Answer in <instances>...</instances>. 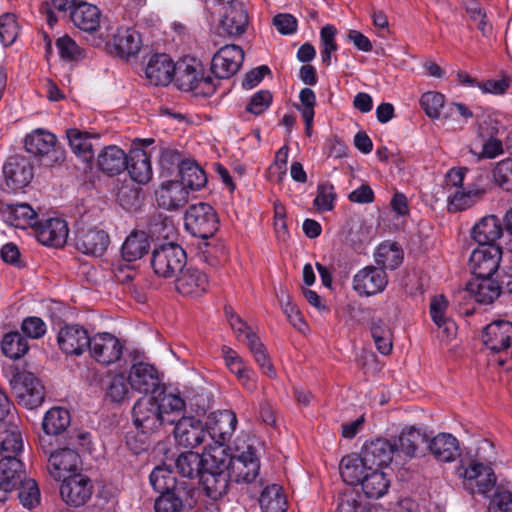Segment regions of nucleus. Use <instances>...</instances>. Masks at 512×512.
<instances>
[{"mask_svg":"<svg viewBox=\"0 0 512 512\" xmlns=\"http://www.w3.org/2000/svg\"><path fill=\"white\" fill-rule=\"evenodd\" d=\"M159 406V398L146 396L140 398L133 406L132 415L135 427L145 436L139 445H133L132 437H127V445L138 454L148 448L147 436L160 433L162 428L168 424L175 423L176 418L162 414Z\"/></svg>","mask_w":512,"mask_h":512,"instance_id":"obj_1","label":"nucleus"},{"mask_svg":"<svg viewBox=\"0 0 512 512\" xmlns=\"http://www.w3.org/2000/svg\"><path fill=\"white\" fill-rule=\"evenodd\" d=\"M9 384L20 405L35 409L45 398L44 386L33 373L11 367L8 370Z\"/></svg>","mask_w":512,"mask_h":512,"instance_id":"obj_2","label":"nucleus"},{"mask_svg":"<svg viewBox=\"0 0 512 512\" xmlns=\"http://www.w3.org/2000/svg\"><path fill=\"white\" fill-rule=\"evenodd\" d=\"M173 79L177 87L183 91H194L195 94L209 96L215 91L210 77L203 76V67L195 59H184L175 64Z\"/></svg>","mask_w":512,"mask_h":512,"instance_id":"obj_3","label":"nucleus"},{"mask_svg":"<svg viewBox=\"0 0 512 512\" xmlns=\"http://www.w3.org/2000/svg\"><path fill=\"white\" fill-rule=\"evenodd\" d=\"M186 264V253L173 242L158 245L153 249L151 266L156 275L162 278L175 277Z\"/></svg>","mask_w":512,"mask_h":512,"instance_id":"obj_4","label":"nucleus"},{"mask_svg":"<svg viewBox=\"0 0 512 512\" xmlns=\"http://www.w3.org/2000/svg\"><path fill=\"white\" fill-rule=\"evenodd\" d=\"M184 220L187 231L202 239L212 237L219 227V219L214 208L203 202L189 206Z\"/></svg>","mask_w":512,"mask_h":512,"instance_id":"obj_5","label":"nucleus"},{"mask_svg":"<svg viewBox=\"0 0 512 512\" xmlns=\"http://www.w3.org/2000/svg\"><path fill=\"white\" fill-rule=\"evenodd\" d=\"M25 148L28 153L44 157L46 165L52 166L64 160V151L56 147V137L43 129H37L26 136Z\"/></svg>","mask_w":512,"mask_h":512,"instance_id":"obj_6","label":"nucleus"},{"mask_svg":"<svg viewBox=\"0 0 512 512\" xmlns=\"http://www.w3.org/2000/svg\"><path fill=\"white\" fill-rule=\"evenodd\" d=\"M229 477L237 483H250L256 479L260 469L255 449L249 445L246 450L233 456L226 464Z\"/></svg>","mask_w":512,"mask_h":512,"instance_id":"obj_7","label":"nucleus"},{"mask_svg":"<svg viewBox=\"0 0 512 512\" xmlns=\"http://www.w3.org/2000/svg\"><path fill=\"white\" fill-rule=\"evenodd\" d=\"M91 479L81 473L69 475L60 485L62 500L71 507H80L87 503L93 494Z\"/></svg>","mask_w":512,"mask_h":512,"instance_id":"obj_8","label":"nucleus"},{"mask_svg":"<svg viewBox=\"0 0 512 512\" xmlns=\"http://www.w3.org/2000/svg\"><path fill=\"white\" fill-rule=\"evenodd\" d=\"M465 480V487L473 494H480L489 497L495 489L496 476L491 467L482 463L472 462L461 474Z\"/></svg>","mask_w":512,"mask_h":512,"instance_id":"obj_9","label":"nucleus"},{"mask_svg":"<svg viewBox=\"0 0 512 512\" xmlns=\"http://www.w3.org/2000/svg\"><path fill=\"white\" fill-rule=\"evenodd\" d=\"M501 248L497 245H483L475 248L469 258V266L475 277L493 276L500 264Z\"/></svg>","mask_w":512,"mask_h":512,"instance_id":"obj_10","label":"nucleus"},{"mask_svg":"<svg viewBox=\"0 0 512 512\" xmlns=\"http://www.w3.org/2000/svg\"><path fill=\"white\" fill-rule=\"evenodd\" d=\"M110 243L109 236L103 230L80 226L74 237L75 248L86 255L102 256Z\"/></svg>","mask_w":512,"mask_h":512,"instance_id":"obj_11","label":"nucleus"},{"mask_svg":"<svg viewBox=\"0 0 512 512\" xmlns=\"http://www.w3.org/2000/svg\"><path fill=\"white\" fill-rule=\"evenodd\" d=\"M244 52L238 45H225L213 56L211 70L219 79L233 76L240 68Z\"/></svg>","mask_w":512,"mask_h":512,"instance_id":"obj_12","label":"nucleus"},{"mask_svg":"<svg viewBox=\"0 0 512 512\" xmlns=\"http://www.w3.org/2000/svg\"><path fill=\"white\" fill-rule=\"evenodd\" d=\"M388 284L386 272L375 266H366L353 277V289L360 296H372L381 293Z\"/></svg>","mask_w":512,"mask_h":512,"instance_id":"obj_13","label":"nucleus"},{"mask_svg":"<svg viewBox=\"0 0 512 512\" xmlns=\"http://www.w3.org/2000/svg\"><path fill=\"white\" fill-rule=\"evenodd\" d=\"M237 423V417L233 411L221 410L210 413L205 426L215 443L224 445L232 438Z\"/></svg>","mask_w":512,"mask_h":512,"instance_id":"obj_14","label":"nucleus"},{"mask_svg":"<svg viewBox=\"0 0 512 512\" xmlns=\"http://www.w3.org/2000/svg\"><path fill=\"white\" fill-rule=\"evenodd\" d=\"M88 348L91 356L97 362L105 365L116 362L122 355V345L119 340L107 332L92 336Z\"/></svg>","mask_w":512,"mask_h":512,"instance_id":"obj_15","label":"nucleus"},{"mask_svg":"<svg viewBox=\"0 0 512 512\" xmlns=\"http://www.w3.org/2000/svg\"><path fill=\"white\" fill-rule=\"evenodd\" d=\"M90 338L84 327L78 324H70L59 330L57 342L63 353L80 356L87 350Z\"/></svg>","mask_w":512,"mask_h":512,"instance_id":"obj_16","label":"nucleus"},{"mask_svg":"<svg viewBox=\"0 0 512 512\" xmlns=\"http://www.w3.org/2000/svg\"><path fill=\"white\" fill-rule=\"evenodd\" d=\"M227 472L226 463L223 460L215 467L214 462L204 467L199 478L210 498L218 499L227 493L230 479Z\"/></svg>","mask_w":512,"mask_h":512,"instance_id":"obj_17","label":"nucleus"},{"mask_svg":"<svg viewBox=\"0 0 512 512\" xmlns=\"http://www.w3.org/2000/svg\"><path fill=\"white\" fill-rule=\"evenodd\" d=\"M174 437L179 446L193 449L204 442L206 430L200 420L194 417H183L175 421Z\"/></svg>","mask_w":512,"mask_h":512,"instance_id":"obj_18","label":"nucleus"},{"mask_svg":"<svg viewBox=\"0 0 512 512\" xmlns=\"http://www.w3.org/2000/svg\"><path fill=\"white\" fill-rule=\"evenodd\" d=\"M80 457L78 453L69 448L60 449L50 454L47 469L51 477L63 481L69 475L78 474Z\"/></svg>","mask_w":512,"mask_h":512,"instance_id":"obj_19","label":"nucleus"},{"mask_svg":"<svg viewBox=\"0 0 512 512\" xmlns=\"http://www.w3.org/2000/svg\"><path fill=\"white\" fill-rule=\"evenodd\" d=\"M5 183L11 191L16 192L26 187L33 178V168L24 157H11L3 167Z\"/></svg>","mask_w":512,"mask_h":512,"instance_id":"obj_20","label":"nucleus"},{"mask_svg":"<svg viewBox=\"0 0 512 512\" xmlns=\"http://www.w3.org/2000/svg\"><path fill=\"white\" fill-rule=\"evenodd\" d=\"M37 240L46 246L62 247L68 238L67 223L59 218H49L37 222L34 227Z\"/></svg>","mask_w":512,"mask_h":512,"instance_id":"obj_21","label":"nucleus"},{"mask_svg":"<svg viewBox=\"0 0 512 512\" xmlns=\"http://www.w3.org/2000/svg\"><path fill=\"white\" fill-rule=\"evenodd\" d=\"M482 341L493 352L507 350L512 343V323L499 320L488 324L483 330Z\"/></svg>","mask_w":512,"mask_h":512,"instance_id":"obj_22","label":"nucleus"},{"mask_svg":"<svg viewBox=\"0 0 512 512\" xmlns=\"http://www.w3.org/2000/svg\"><path fill=\"white\" fill-rule=\"evenodd\" d=\"M208 284V277L204 272L194 267H187L180 271L175 287L184 296L196 297L207 291Z\"/></svg>","mask_w":512,"mask_h":512,"instance_id":"obj_23","label":"nucleus"},{"mask_svg":"<svg viewBox=\"0 0 512 512\" xmlns=\"http://www.w3.org/2000/svg\"><path fill=\"white\" fill-rule=\"evenodd\" d=\"M156 195L159 207L168 211H176L184 207L189 200V190L179 181L163 183Z\"/></svg>","mask_w":512,"mask_h":512,"instance_id":"obj_24","label":"nucleus"},{"mask_svg":"<svg viewBox=\"0 0 512 512\" xmlns=\"http://www.w3.org/2000/svg\"><path fill=\"white\" fill-rule=\"evenodd\" d=\"M128 381L131 388L140 393L154 392L159 386V377L156 368L144 362H138L132 365Z\"/></svg>","mask_w":512,"mask_h":512,"instance_id":"obj_25","label":"nucleus"},{"mask_svg":"<svg viewBox=\"0 0 512 512\" xmlns=\"http://www.w3.org/2000/svg\"><path fill=\"white\" fill-rule=\"evenodd\" d=\"M24 473L22 462L14 456H3L0 460V501H4Z\"/></svg>","mask_w":512,"mask_h":512,"instance_id":"obj_26","label":"nucleus"},{"mask_svg":"<svg viewBox=\"0 0 512 512\" xmlns=\"http://www.w3.org/2000/svg\"><path fill=\"white\" fill-rule=\"evenodd\" d=\"M0 214L7 224L16 228L31 227L34 229L38 222L37 212L26 203L5 204L0 207Z\"/></svg>","mask_w":512,"mask_h":512,"instance_id":"obj_27","label":"nucleus"},{"mask_svg":"<svg viewBox=\"0 0 512 512\" xmlns=\"http://www.w3.org/2000/svg\"><path fill=\"white\" fill-rule=\"evenodd\" d=\"M175 64L167 54H155L146 66L145 74L155 86H166L173 79Z\"/></svg>","mask_w":512,"mask_h":512,"instance_id":"obj_28","label":"nucleus"},{"mask_svg":"<svg viewBox=\"0 0 512 512\" xmlns=\"http://www.w3.org/2000/svg\"><path fill=\"white\" fill-rule=\"evenodd\" d=\"M396 451V444L385 439H376L365 444L361 453L368 465L380 469L392 461V456Z\"/></svg>","mask_w":512,"mask_h":512,"instance_id":"obj_29","label":"nucleus"},{"mask_svg":"<svg viewBox=\"0 0 512 512\" xmlns=\"http://www.w3.org/2000/svg\"><path fill=\"white\" fill-rule=\"evenodd\" d=\"M427 449L439 462H453L460 455L458 440L449 433L428 439Z\"/></svg>","mask_w":512,"mask_h":512,"instance_id":"obj_30","label":"nucleus"},{"mask_svg":"<svg viewBox=\"0 0 512 512\" xmlns=\"http://www.w3.org/2000/svg\"><path fill=\"white\" fill-rule=\"evenodd\" d=\"M248 25V15L242 3H232L224 6L221 28L228 36L243 34Z\"/></svg>","mask_w":512,"mask_h":512,"instance_id":"obj_31","label":"nucleus"},{"mask_svg":"<svg viewBox=\"0 0 512 512\" xmlns=\"http://www.w3.org/2000/svg\"><path fill=\"white\" fill-rule=\"evenodd\" d=\"M466 292L481 304H491L501 293V287L492 276L474 277L466 285Z\"/></svg>","mask_w":512,"mask_h":512,"instance_id":"obj_32","label":"nucleus"},{"mask_svg":"<svg viewBox=\"0 0 512 512\" xmlns=\"http://www.w3.org/2000/svg\"><path fill=\"white\" fill-rule=\"evenodd\" d=\"M71 150L83 161L89 163L94 158L93 141L99 140V135L76 128L66 131Z\"/></svg>","mask_w":512,"mask_h":512,"instance_id":"obj_33","label":"nucleus"},{"mask_svg":"<svg viewBox=\"0 0 512 512\" xmlns=\"http://www.w3.org/2000/svg\"><path fill=\"white\" fill-rule=\"evenodd\" d=\"M339 468L343 481L351 486H355L361 484L372 467L364 461L362 454H350L342 458Z\"/></svg>","mask_w":512,"mask_h":512,"instance_id":"obj_34","label":"nucleus"},{"mask_svg":"<svg viewBox=\"0 0 512 512\" xmlns=\"http://www.w3.org/2000/svg\"><path fill=\"white\" fill-rule=\"evenodd\" d=\"M133 181L146 184L152 178L150 155L140 148L131 149L128 154L127 167L125 168Z\"/></svg>","mask_w":512,"mask_h":512,"instance_id":"obj_35","label":"nucleus"},{"mask_svg":"<svg viewBox=\"0 0 512 512\" xmlns=\"http://www.w3.org/2000/svg\"><path fill=\"white\" fill-rule=\"evenodd\" d=\"M502 233L501 222L494 215L483 217L471 230V236L479 246L495 245V242L502 236Z\"/></svg>","mask_w":512,"mask_h":512,"instance_id":"obj_36","label":"nucleus"},{"mask_svg":"<svg viewBox=\"0 0 512 512\" xmlns=\"http://www.w3.org/2000/svg\"><path fill=\"white\" fill-rule=\"evenodd\" d=\"M215 462V456L210 454L200 455L192 451L181 453L176 459V469L186 478L200 477L204 467Z\"/></svg>","mask_w":512,"mask_h":512,"instance_id":"obj_37","label":"nucleus"},{"mask_svg":"<svg viewBox=\"0 0 512 512\" xmlns=\"http://www.w3.org/2000/svg\"><path fill=\"white\" fill-rule=\"evenodd\" d=\"M100 16L98 7L86 2H79L70 12L73 24L87 33H93L99 28Z\"/></svg>","mask_w":512,"mask_h":512,"instance_id":"obj_38","label":"nucleus"},{"mask_svg":"<svg viewBox=\"0 0 512 512\" xmlns=\"http://www.w3.org/2000/svg\"><path fill=\"white\" fill-rule=\"evenodd\" d=\"M99 168L109 176L120 174L127 167L128 155L115 145L105 147L97 158Z\"/></svg>","mask_w":512,"mask_h":512,"instance_id":"obj_39","label":"nucleus"},{"mask_svg":"<svg viewBox=\"0 0 512 512\" xmlns=\"http://www.w3.org/2000/svg\"><path fill=\"white\" fill-rule=\"evenodd\" d=\"M142 46L140 34L132 28H119L113 36V47L118 56L128 58L136 55Z\"/></svg>","mask_w":512,"mask_h":512,"instance_id":"obj_40","label":"nucleus"},{"mask_svg":"<svg viewBox=\"0 0 512 512\" xmlns=\"http://www.w3.org/2000/svg\"><path fill=\"white\" fill-rule=\"evenodd\" d=\"M427 442L428 436L420 429L411 426L401 432L395 444L397 452L412 458L417 456V452L424 444H427Z\"/></svg>","mask_w":512,"mask_h":512,"instance_id":"obj_41","label":"nucleus"},{"mask_svg":"<svg viewBox=\"0 0 512 512\" xmlns=\"http://www.w3.org/2000/svg\"><path fill=\"white\" fill-rule=\"evenodd\" d=\"M150 249V240L144 231L132 232L124 241L121 252L124 260L134 262L141 259Z\"/></svg>","mask_w":512,"mask_h":512,"instance_id":"obj_42","label":"nucleus"},{"mask_svg":"<svg viewBox=\"0 0 512 512\" xmlns=\"http://www.w3.org/2000/svg\"><path fill=\"white\" fill-rule=\"evenodd\" d=\"M23 440L18 426L12 423H0V453L14 456L22 451Z\"/></svg>","mask_w":512,"mask_h":512,"instance_id":"obj_43","label":"nucleus"},{"mask_svg":"<svg viewBox=\"0 0 512 512\" xmlns=\"http://www.w3.org/2000/svg\"><path fill=\"white\" fill-rule=\"evenodd\" d=\"M360 485L367 498L378 499L387 493L390 480L380 469L371 468Z\"/></svg>","mask_w":512,"mask_h":512,"instance_id":"obj_44","label":"nucleus"},{"mask_svg":"<svg viewBox=\"0 0 512 512\" xmlns=\"http://www.w3.org/2000/svg\"><path fill=\"white\" fill-rule=\"evenodd\" d=\"M70 422L71 417L67 409L53 407L45 413L42 428L47 435L57 436L68 428Z\"/></svg>","mask_w":512,"mask_h":512,"instance_id":"obj_45","label":"nucleus"},{"mask_svg":"<svg viewBox=\"0 0 512 512\" xmlns=\"http://www.w3.org/2000/svg\"><path fill=\"white\" fill-rule=\"evenodd\" d=\"M259 503L263 512H286L287 500L281 486L271 484L264 488Z\"/></svg>","mask_w":512,"mask_h":512,"instance_id":"obj_46","label":"nucleus"},{"mask_svg":"<svg viewBox=\"0 0 512 512\" xmlns=\"http://www.w3.org/2000/svg\"><path fill=\"white\" fill-rule=\"evenodd\" d=\"M181 181L189 191H197L203 188L207 183V177L204 170L194 161L187 159L182 163L179 171Z\"/></svg>","mask_w":512,"mask_h":512,"instance_id":"obj_47","label":"nucleus"},{"mask_svg":"<svg viewBox=\"0 0 512 512\" xmlns=\"http://www.w3.org/2000/svg\"><path fill=\"white\" fill-rule=\"evenodd\" d=\"M375 261L384 271L396 269L403 261V251L395 242H384L377 248Z\"/></svg>","mask_w":512,"mask_h":512,"instance_id":"obj_48","label":"nucleus"},{"mask_svg":"<svg viewBox=\"0 0 512 512\" xmlns=\"http://www.w3.org/2000/svg\"><path fill=\"white\" fill-rule=\"evenodd\" d=\"M149 480L154 490L160 494L169 491L185 490V488L182 487L185 482L177 483L172 471L165 466H158L154 468L149 476Z\"/></svg>","mask_w":512,"mask_h":512,"instance_id":"obj_49","label":"nucleus"},{"mask_svg":"<svg viewBox=\"0 0 512 512\" xmlns=\"http://www.w3.org/2000/svg\"><path fill=\"white\" fill-rule=\"evenodd\" d=\"M485 190L480 188H469L466 190H456L448 197V211L458 212L470 208L484 194Z\"/></svg>","mask_w":512,"mask_h":512,"instance_id":"obj_50","label":"nucleus"},{"mask_svg":"<svg viewBox=\"0 0 512 512\" xmlns=\"http://www.w3.org/2000/svg\"><path fill=\"white\" fill-rule=\"evenodd\" d=\"M448 308V301L443 295H437L432 298L430 302V315L433 322L439 327L443 328L448 336L452 335L455 329V323L446 317V310Z\"/></svg>","mask_w":512,"mask_h":512,"instance_id":"obj_51","label":"nucleus"},{"mask_svg":"<svg viewBox=\"0 0 512 512\" xmlns=\"http://www.w3.org/2000/svg\"><path fill=\"white\" fill-rule=\"evenodd\" d=\"M261 371L270 378L276 377L274 366L269 360L266 348L258 336H249L247 345Z\"/></svg>","mask_w":512,"mask_h":512,"instance_id":"obj_52","label":"nucleus"},{"mask_svg":"<svg viewBox=\"0 0 512 512\" xmlns=\"http://www.w3.org/2000/svg\"><path fill=\"white\" fill-rule=\"evenodd\" d=\"M3 353L11 358L18 359L28 351V343L18 332L7 333L1 343Z\"/></svg>","mask_w":512,"mask_h":512,"instance_id":"obj_53","label":"nucleus"},{"mask_svg":"<svg viewBox=\"0 0 512 512\" xmlns=\"http://www.w3.org/2000/svg\"><path fill=\"white\" fill-rule=\"evenodd\" d=\"M19 34V25L16 16L12 13H4L0 16V42L4 46L12 45Z\"/></svg>","mask_w":512,"mask_h":512,"instance_id":"obj_54","label":"nucleus"},{"mask_svg":"<svg viewBox=\"0 0 512 512\" xmlns=\"http://www.w3.org/2000/svg\"><path fill=\"white\" fill-rule=\"evenodd\" d=\"M181 491H169L162 493L154 503L155 512H181L183 507Z\"/></svg>","mask_w":512,"mask_h":512,"instance_id":"obj_55","label":"nucleus"},{"mask_svg":"<svg viewBox=\"0 0 512 512\" xmlns=\"http://www.w3.org/2000/svg\"><path fill=\"white\" fill-rule=\"evenodd\" d=\"M492 175L496 185L506 191H512V158L497 162Z\"/></svg>","mask_w":512,"mask_h":512,"instance_id":"obj_56","label":"nucleus"},{"mask_svg":"<svg viewBox=\"0 0 512 512\" xmlns=\"http://www.w3.org/2000/svg\"><path fill=\"white\" fill-rule=\"evenodd\" d=\"M18 497L21 504L28 509L39 505L40 490L36 481L33 479H27L21 482Z\"/></svg>","mask_w":512,"mask_h":512,"instance_id":"obj_57","label":"nucleus"},{"mask_svg":"<svg viewBox=\"0 0 512 512\" xmlns=\"http://www.w3.org/2000/svg\"><path fill=\"white\" fill-rule=\"evenodd\" d=\"M336 35V28L333 25H326L321 29V59L322 62L329 66L331 63V54L337 50V44L334 40Z\"/></svg>","mask_w":512,"mask_h":512,"instance_id":"obj_58","label":"nucleus"},{"mask_svg":"<svg viewBox=\"0 0 512 512\" xmlns=\"http://www.w3.org/2000/svg\"><path fill=\"white\" fill-rule=\"evenodd\" d=\"M58 53L63 60L77 61L82 58V49L68 35H63L56 40Z\"/></svg>","mask_w":512,"mask_h":512,"instance_id":"obj_59","label":"nucleus"},{"mask_svg":"<svg viewBox=\"0 0 512 512\" xmlns=\"http://www.w3.org/2000/svg\"><path fill=\"white\" fill-rule=\"evenodd\" d=\"M420 104L427 116L438 118L440 110L444 107V95L434 91L426 92L422 95Z\"/></svg>","mask_w":512,"mask_h":512,"instance_id":"obj_60","label":"nucleus"},{"mask_svg":"<svg viewBox=\"0 0 512 512\" xmlns=\"http://www.w3.org/2000/svg\"><path fill=\"white\" fill-rule=\"evenodd\" d=\"M187 159H183L180 152L171 147H164L159 153V163L163 170L168 173L178 169L180 171L182 163L186 162Z\"/></svg>","mask_w":512,"mask_h":512,"instance_id":"obj_61","label":"nucleus"},{"mask_svg":"<svg viewBox=\"0 0 512 512\" xmlns=\"http://www.w3.org/2000/svg\"><path fill=\"white\" fill-rule=\"evenodd\" d=\"M300 105L297 109L301 112L304 122L309 126L314 119V107L316 105V95L310 88H303L299 93Z\"/></svg>","mask_w":512,"mask_h":512,"instance_id":"obj_62","label":"nucleus"},{"mask_svg":"<svg viewBox=\"0 0 512 512\" xmlns=\"http://www.w3.org/2000/svg\"><path fill=\"white\" fill-rule=\"evenodd\" d=\"M127 378L124 374L112 376L107 385V396L113 402L123 401L128 394Z\"/></svg>","mask_w":512,"mask_h":512,"instance_id":"obj_63","label":"nucleus"},{"mask_svg":"<svg viewBox=\"0 0 512 512\" xmlns=\"http://www.w3.org/2000/svg\"><path fill=\"white\" fill-rule=\"evenodd\" d=\"M318 193L314 199V206L318 211H330L334 206L336 194L332 184L326 182L318 185Z\"/></svg>","mask_w":512,"mask_h":512,"instance_id":"obj_64","label":"nucleus"}]
</instances>
